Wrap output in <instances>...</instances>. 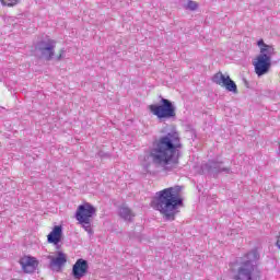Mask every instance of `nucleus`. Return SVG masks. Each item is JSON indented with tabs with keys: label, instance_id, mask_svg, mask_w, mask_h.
<instances>
[{
	"label": "nucleus",
	"instance_id": "nucleus-1",
	"mask_svg": "<svg viewBox=\"0 0 280 280\" xmlns=\"http://www.w3.org/2000/svg\"><path fill=\"white\" fill-rule=\"evenodd\" d=\"M183 148L178 132H168L159 138L153 148L145 151L140 156V165L144 171L150 172V167H161L163 172H174L178 167V150Z\"/></svg>",
	"mask_w": 280,
	"mask_h": 280
},
{
	"label": "nucleus",
	"instance_id": "nucleus-2",
	"mask_svg": "<svg viewBox=\"0 0 280 280\" xmlns=\"http://www.w3.org/2000/svg\"><path fill=\"white\" fill-rule=\"evenodd\" d=\"M180 191H183L180 186H173L158 191L151 201V207L155 211H160L164 220L173 222L180 212L178 209L183 206Z\"/></svg>",
	"mask_w": 280,
	"mask_h": 280
},
{
	"label": "nucleus",
	"instance_id": "nucleus-3",
	"mask_svg": "<svg viewBox=\"0 0 280 280\" xmlns=\"http://www.w3.org/2000/svg\"><path fill=\"white\" fill-rule=\"evenodd\" d=\"M259 261V252L253 249L241 257L237 261L238 267L234 271L233 280H259L261 270L257 262Z\"/></svg>",
	"mask_w": 280,
	"mask_h": 280
},
{
	"label": "nucleus",
	"instance_id": "nucleus-4",
	"mask_svg": "<svg viewBox=\"0 0 280 280\" xmlns=\"http://www.w3.org/2000/svg\"><path fill=\"white\" fill-rule=\"evenodd\" d=\"M257 45L260 52L253 60V67L256 75L261 78L262 75L270 73V69H272V57L277 52L275 51V47L272 45L265 44L264 39H259Z\"/></svg>",
	"mask_w": 280,
	"mask_h": 280
},
{
	"label": "nucleus",
	"instance_id": "nucleus-5",
	"mask_svg": "<svg viewBox=\"0 0 280 280\" xmlns=\"http://www.w3.org/2000/svg\"><path fill=\"white\" fill-rule=\"evenodd\" d=\"M150 113L155 115L158 119H175L176 118V106L171 103L167 98L161 100V105H150Z\"/></svg>",
	"mask_w": 280,
	"mask_h": 280
},
{
	"label": "nucleus",
	"instance_id": "nucleus-6",
	"mask_svg": "<svg viewBox=\"0 0 280 280\" xmlns=\"http://www.w3.org/2000/svg\"><path fill=\"white\" fill-rule=\"evenodd\" d=\"M95 215V208L91 203H84L78 207L75 212V220L82 225L84 231L89 235H93V229H91V218Z\"/></svg>",
	"mask_w": 280,
	"mask_h": 280
},
{
	"label": "nucleus",
	"instance_id": "nucleus-7",
	"mask_svg": "<svg viewBox=\"0 0 280 280\" xmlns=\"http://www.w3.org/2000/svg\"><path fill=\"white\" fill-rule=\"evenodd\" d=\"M35 51L45 60H51L56 54V40L48 38L37 43Z\"/></svg>",
	"mask_w": 280,
	"mask_h": 280
},
{
	"label": "nucleus",
	"instance_id": "nucleus-8",
	"mask_svg": "<svg viewBox=\"0 0 280 280\" xmlns=\"http://www.w3.org/2000/svg\"><path fill=\"white\" fill-rule=\"evenodd\" d=\"M212 82H214V84H218L219 86H223L225 90L229 91V93L237 95V84H235V81H233L230 75L218 72L212 77Z\"/></svg>",
	"mask_w": 280,
	"mask_h": 280
},
{
	"label": "nucleus",
	"instance_id": "nucleus-9",
	"mask_svg": "<svg viewBox=\"0 0 280 280\" xmlns=\"http://www.w3.org/2000/svg\"><path fill=\"white\" fill-rule=\"evenodd\" d=\"M23 272L26 275H32V272H36V268H38V259L34 256H23L19 261Z\"/></svg>",
	"mask_w": 280,
	"mask_h": 280
},
{
	"label": "nucleus",
	"instance_id": "nucleus-10",
	"mask_svg": "<svg viewBox=\"0 0 280 280\" xmlns=\"http://www.w3.org/2000/svg\"><path fill=\"white\" fill-rule=\"evenodd\" d=\"M86 275H89V261L79 258L72 267V277L80 280L86 277Z\"/></svg>",
	"mask_w": 280,
	"mask_h": 280
},
{
	"label": "nucleus",
	"instance_id": "nucleus-11",
	"mask_svg": "<svg viewBox=\"0 0 280 280\" xmlns=\"http://www.w3.org/2000/svg\"><path fill=\"white\" fill-rule=\"evenodd\" d=\"M48 259L50 260L51 270H55L56 272H60L62 266L67 264V254L62 252H58L57 257L48 256Z\"/></svg>",
	"mask_w": 280,
	"mask_h": 280
},
{
	"label": "nucleus",
	"instance_id": "nucleus-12",
	"mask_svg": "<svg viewBox=\"0 0 280 280\" xmlns=\"http://www.w3.org/2000/svg\"><path fill=\"white\" fill-rule=\"evenodd\" d=\"M60 240H62V226L56 225L48 234V242L49 244H60Z\"/></svg>",
	"mask_w": 280,
	"mask_h": 280
},
{
	"label": "nucleus",
	"instance_id": "nucleus-13",
	"mask_svg": "<svg viewBox=\"0 0 280 280\" xmlns=\"http://www.w3.org/2000/svg\"><path fill=\"white\" fill-rule=\"evenodd\" d=\"M119 215L122 218V220H126L127 222H130L135 218V213H132V210L130 208L122 206L119 209Z\"/></svg>",
	"mask_w": 280,
	"mask_h": 280
},
{
	"label": "nucleus",
	"instance_id": "nucleus-14",
	"mask_svg": "<svg viewBox=\"0 0 280 280\" xmlns=\"http://www.w3.org/2000/svg\"><path fill=\"white\" fill-rule=\"evenodd\" d=\"M220 165V162L211 161L208 163L209 170H215V172H229V168H222Z\"/></svg>",
	"mask_w": 280,
	"mask_h": 280
},
{
	"label": "nucleus",
	"instance_id": "nucleus-15",
	"mask_svg": "<svg viewBox=\"0 0 280 280\" xmlns=\"http://www.w3.org/2000/svg\"><path fill=\"white\" fill-rule=\"evenodd\" d=\"M0 2L7 8H14V5H19V3H21V0H0Z\"/></svg>",
	"mask_w": 280,
	"mask_h": 280
},
{
	"label": "nucleus",
	"instance_id": "nucleus-16",
	"mask_svg": "<svg viewBox=\"0 0 280 280\" xmlns=\"http://www.w3.org/2000/svg\"><path fill=\"white\" fill-rule=\"evenodd\" d=\"M185 9H186V10H190V11L194 12V11L198 10V4H197L196 1L189 0L188 3H187V5L185 7Z\"/></svg>",
	"mask_w": 280,
	"mask_h": 280
},
{
	"label": "nucleus",
	"instance_id": "nucleus-17",
	"mask_svg": "<svg viewBox=\"0 0 280 280\" xmlns=\"http://www.w3.org/2000/svg\"><path fill=\"white\" fill-rule=\"evenodd\" d=\"M63 58H65V49H61L59 56L57 57V60H62Z\"/></svg>",
	"mask_w": 280,
	"mask_h": 280
},
{
	"label": "nucleus",
	"instance_id": "nucleus-18",
	"mask_svg": "<svg viewBox=\"0 0 280 280\" xmlns=\"http://www.w3.org/2000/svg\"><path fill=\"white\" fill-rule=\"evenodd\" d=\"M276 245L278 246V248L280 249V235L278 236V238H277V243H276Z\"/></svg>",
	"mask_w": 280,
	"mask_h": 280
},
{
	"label": "nucleus",
	"instance_id": "nucleus-19",
	"mask_svg": "<svg viewBox=\"0 0 280 280\" xmlns=\"http://www.w3.org/2000/svg\"><path fill=\"white\" fill-rule=\"evenodd\" d=\"M278 155L280 156V144H279V152H278Z\"/></svg>",
	"mask_w": 280,
	"mask_h": 280
}]
</instances>
